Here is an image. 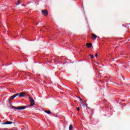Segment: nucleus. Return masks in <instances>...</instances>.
<instances>
[{
  "instance_id": "f03ea898",
  "label": "nucleus",
  "mask_w": 130,
  "mask_h": 130,
  "mask_svg": "<svg viewBox=\"0 0 130 130\" xmlns=\"http://www.w3.org/2000/svg\"><path fill=\"white\" fill-rule=\"evenodd\" d=\"M29 102L30 103V106H34L35 102L33 98L29 97Z\"/></svg>"
},
{
  "instance_id": "1a4fd4ad",
  "label": "nucleus",
  "mask_w": 130,
  "mask_h": 130,
  "mask_svg": "<svg viewBox=\"0 0 130 130\" xmlns=\"http://www.w3.org/2000/svg\"><path fill=\"white\" fill-rule=\"evenodd\" d=\"M79 99H80V100H81V103L82 105H83V106H84V105H86V106H87V105L83 103V100H82V99H81L80 97H79Z\"/></svg>"
},
{
  "instance_id": "7ed1b4c3",
  "label": "nucleus",
  "mask_w": 130,
  "mask_h": 130,
  "mask_svg": "<svg viewBox=\"0 0 130 130\" xmlns=\"http://www.w3.org/2000/svg\"><path fill=\"white\" fill-rule=\"evenodd\" d=\"M42 14L44 16H47L48 15V12L46 10L42 11Z\"/></svg>"
},
{
  "instance_id": "9d476101",
  "label": "nucleus",
  "mask_w": 130,
  "mask_h": 130,
  "mask_svg": "<svg viewBox=\"0 0 130 130\" xmlns=\"http://www.w3.org/2000/svg\"><path fill=\"white\" fill-rule=\"evenodd\" d=\"M74 128V127H73V125L71 124L69 126V130H72Z\"/></svg>"
},
{
  "instance_id": "6e6552de",
  "label": "nucleus",
  "mask_w": 130,
  "mask_h": 130,
  "mask_svg": "<svg viewBox=\"0 0 130 130\" xmlns=\"http://www.w3.org/2000/svg\"><path fill=\"white\" fill-rule=\"evenodd\" d=\"M87 47H88V48H90V47H91L92 46V43H88L86 44Z\"/></svg>"
},
{
  "instance_id": "39448f33",
  "label": "nucleus",
  "mask_w": 130,
  "mask_h": 130,
  "mask_svg": "<svg viewBox=\"0 0 130 130\" xmlns=\"http://www.w3.org/2000/svg\"><path fill=\"white\" fill-rule=\"evenodd\" d=\"M26 95V93L25 92H21L19 93V97H24Z\"/></svg>"
},
{
  "instance_id": "ddd939ff",
  "label": "nucleus",
  "mask_w": 130,
  "mask_h": 130,
  "mask_svg": "<svg viewBox=\"0 0 130 130\" xmlns=\"http://www.w3.org/2000/svg\"><path fill=\"white\" fill-rule=\"evenodd\" d=\"M17 3H16V5H17V6L19 5H20V1H19V0H18V1H17Z\"/></svg>"
},
{
  "instance_id": "9b49d317",
  "label": "nucleus",
  "mask_w": 130,
  "mask_h": 130,
  "mask_svg": "<svg viewBox=\"0 0 130 130\" xmlns=\"http://www.w3.org/2000/svg\"><path fill=\"white\" fill-rule=\"evenodd\" d=\"M45 112L46 113H47L48 114H50V113H51V112H50L49 111H45Z\"/></svg>"
},
{
  "instance_id": "2eb2a0df",
  "label": "nucleus",
  "mask_w": 130,
  "mask_h": 130,
  "mask_svg": "<svg viewBox=\"0 0 130 130\" xmlns=\"http://www.w3.org/2000/svg\"><path fill=\"white\" fill-rule=\"evenodd\" d=\"M77 111H80V108L77 107Z\"/></svg>"
},
{
  "instance_id": "f257e3e1",
  "label": "nucleus",
  "mask_w": 130,
  "mask_h": 130,
  "mask_svg": "<svg viewBox=\"0 0 130 130\" xmlns=\"http://www.w3.org/2000/svg\"><path fill=\"white\" fill-rule=\"evenodd\" d=\"M11 108L12 109H17V110H24V109H26L27 107L26 106H19V107H14L12 106Z\"/></svg>"
},
{
  "instance_id": "423d86ee",
  "label": "nucleus",
  "mask_w": 130,
  "mask_h": 130,
  "mask_svg": "<svg viewBox=\"0 0 130 130\" xmlns=\"http://www.w3.org/2000/svg\"><path fill=\"white\" fill-rule=\"evenodd\" d=\"M13 124V122L7 121L5 123H3V124Z\"/></svg>"
},
{
  "instance_id": "20e7f679",
  "label": "nucleus",
  "mask_w": 130,
  "mask_h": 130,
  "mask_svg": "<svg viewBox=\"0 0 130 130\" xmlns=\"http://www.w3.org/2000/svg\"><path fill=\"white\" fill-rule=\"evenodd\" d=\"M16 98V95H13L9 99V102H12L13 101V100Z\"/></svg>"
},
{
  "instance_id": "4468645a",
  "label": "nucleus",
  "mask_w": 130,
  "mask_h": 130,
  "mask_svg": "<svg viewBox=\"0 0 130 130\" xmlns=\"http://www.w3.org/2000/svg\"><path fill=\"white\" fill-rule=\"evenodd\" d=\"M19 93H16L15 94H14V95L15 96V97H17V96H19Z\"/></svg>"
},
{
  "instance_id": "0eeeda50",
  "label": "nucleus",
  "mask_w": 130,
  "mask_h": 130,
  "mask_svg": "<svg viewBox=\"0 0 130 130\" xmlns=\"http://www.w3.org/2000/svg\"><path fill=\"white\" fill-rule=\"evenodd\" d=\"M91 36H92V39H96V38H97V36H96V35L92 34H91Z\"/></svg>"
},
{
  "instance_id": "dca6fc26",
  "label": "nucleus",
  "mask_w": 130,
  "mask_h": 130,
  "mask_svg": "<svg viewBox=\"0 0 130 130\" xmlns=\"http://www.w3.org/2000/svg\"><path fill=\"white\" fill-rule=\"evenodd\" d=\"M95 57H98V54L96 53L95 55Z\"/></svg>"
},
{
  "instance_id": "f8f14e48",
  "label": "nucleus",
  "mask_w": 130,
  "mask_h": 130,
  "mask_svg": "<svg viewBox=\"0 0 130 130\" xmlns=\"http://www.w3.org/2000/svg\"><path fill=\"white\" fill-rule=\"evenodd\" d=\"M89 56H90L91 58H94V55H93L92 54H90Z\"/></svg>"
}]
</instances>
